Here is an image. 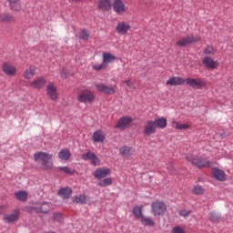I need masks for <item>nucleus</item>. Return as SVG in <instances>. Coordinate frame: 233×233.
Segmentation results:
<instances>
[{
  "label": "nucleus",
  "mask_w": 233,
  "mask_h": 233,
  "mask_svg": "<svg viewBox=\"0 0 233 233\" xmlns=\"http://www.w3.org/2000/svg\"><path fill=\"white\" fill-rule=\"evenodd\" d=\"M35 75V66H29L23 73V77L26 80H30Z\"/></svg>",
  "instance_id": "a878e982"
},
{
  "label": "nucleus",
  "mask_w": 233,
  "mask_h": 233,
  "mask_svg": "<svg viewBox=\"0 0 233 233\" xmlns=\"http://www.w3.org/2000/svg\"><path fill=\"white\" fill-rule=\"evenodd\" d=\"M89 200V197L87 195H76L72 198V202L76 205H85Z\"/></svg>",
  "instance_id": "412c9836"
},
{
  "label": "nucleus",
  "mask_w": 233,
  "mask_h": 233,
  "mask_svg": "<svg viewBox=\"0 0 233 233\" xmlns=\"http://www.w3.org/2000/svg\"><path fill=\"white\" fill-rule=\"evenodd\" d=\"M61 77L62 78H66V74H64L63 72L61 73Z\"/></svg>",
  "instance_id": "864d4df0"
},
{
  "label": "nucleus",
  "mask_w": 233,
  "mask_h": 233,
  "mask_svg": "<svg viewBox=\"0 0 233 233\" xmlns=\"http://www.w3.org/2000/svg\"><path fill=\"white\" fill-rule=\"evenodd\" d=\"M90 38L89 31L86 28L81 29V32L79 33V39L87 41Z\"/></svg>",
  "instance_id": "e433bc0d"
},
{
  "label": "nucleus",
  "mask_w": 233,
  "mask_h": 233,
  "mask_svg": "<svg viewBox=\"0 0 233 233\" xmlns=\"http://www.w3.org/2000/svg\"><path fill=\"white\" fill-rule=\"evenodd\" d=\"M186 83V80L181 76H173L169 77L167 81H166V86H183Z\"/></svg>",
  "instance_id": "2eb2a0df"
},
{
  "label": "nucleus",
  "mask_w": 233,
  "mask_h": 233,
  "mask_svg": "<svg viewBox=\"0 0 233 233\" xmlns=\"http://www.w3.org/2000/svg\"><path fill=\"white\" fill-rule=\"evenodd\" d=\"M171 233H187V232L185 231V229L183 228H181V226H175L171 229Z\"/></svg>",
  "instance_id": "79ce46f5"
},
{
  "label": "nucleus",
  "mask_w": 233,
  "mask_h": 233,
  "mask_svg": "<svg viewBox=\"0 0 233 233\" xmlns=\"http://www.w3.org/2000/svg\"><path fill=\"white\" fill-rule=\"evenodd\" d=\"M15 22V17L6 12L0 13V23L1 24H14Z\"/></svg>",
  "instance_id": "dca6fc26"
},
{
  "label": "nucleus",
  "mask_w": 233,
  "mask_h": 233,
  "mask_svg": "<svg viewBox=\"0 0 233 233\" xmlns=\"http://www.w3.org/2000/svg\"><path fill=\"white\" fill-rule=\"evenodd\" d=\"M15 197L17 200L21 202H25L28 198V193L27 191H16L15 193Z\"/></svg>",
  "instance_id": "7c9ffc66"
},
{
  "label": "nucleus",
  "mask_w": 233,
  "mask_h": 233,
  "mask_svg": "<svg viewBox=\"0 0 233 233\" xmlns=\"http://www.w3.org/2000/svg\"><path fill=\"white\" fill-rule=\"evenodd\" d=\"M120 154L124 158H129L135 152V149L129 146H123L119 149Z\"/></svg>",
  "instance_id": "4be33fe9"
},
{
  "label": "nucleus",
  "mask_w": 233,
  "mask_h": 233,
  "mask_svg": "<svg viewBox=\"0 0 233 233\" xmlns=\"http://www.w3.org/2000/svg\"><path fill=\"white\" fill-rule=\"evenodd\" d=\"M47 96L52 101H56L58 98L57 88L53 82H50L46 86Z\"/></svg>",
  "instance_id": "4468645a"
},
{
  "label": "nucleus",
  "mask_w": 233,
  "mask_h": 233,
  "mask_svg": "<svg viewBox=\"0 0 233 233\" xmlns=\"http://www.w3.org/2000/svg\"><path fill=\"white\" fill-rule=\"evenodd\" d=\"M113 183L112 177H106L103 180L98 182V186L102 187H106L110 186Z\"/></svg>",
  "instance_id": "4c0bfd02"
},
{
  "label": "nucleus",
  "mask_w": 233,
  "mask_h": 233,
  "mask_svg": "<svg viewBox=\"0 0 233 233\" xmlns=\"http://www.w3.org/2000/svg\"><path fill=\"white\" fill-rule=\"evenodd\" d=\"M186 84L191 88L202 89L206 87V83L201 78H186Z\"/></svg>",
  "instance_id": "0eeeda50"
},
{
  "label": "nucleus",
  "mask_w": 233,
  "mask_h": 233,
  "mask_svg": "<svg viewBox=\"0 0 233 233\" xmlns=\"http://www.w3.org/2000/svg\"><path fill=\"white\" fill-rule=\"evenodd\" d=\"M116 60V56L111 53L105 52L103 53V64H105L106 67L108 66V64H112Z\"/></svg>",
  "instance_id": "393cba45"
},
{
  "label": "nucleus",
  "mask_w": 233,
  "mask_h": 233,
  "mask_svg": "<svg viewBox=\"0 0 233 233\" xmlns=\"http://www.w3.org/2000/svg\"><path fill=\"white\" fill-rule=\"evenodd\" d=\"M133 214H134L136 218L140 219V220L145 216L142 213V208H140V206H136V208H134Z\"/></svg>",
  "instance_id": "c9c22d12"
},
{
  "label": "nucleus",
  "mask_w": 233,
  "mask_h": 233,
  "mask_svg": "<svg viewBox=\"0 0 233 233\" xmlns=\"http://www.w3.org/2000/svg\"><path fill=\"white\" fill-rule=\"evenodd\" d=\"M82 0H70V2H72V3H79V2H81Z\"/></svg>",
  "instance_id": "3c124183"
},
{
  "label": "nucleus",
  "mask_w": 233,
  "mask_h": 233,
  "mask_svg": "<svg viewBox=\"0 0 233 233\" xmlns=\"http://www.w3.org/2000/svg\"><path fill=\"white\" fill-rule=\"evenodd\" d=\"M154 122L156 123L157 125V128H160V129H164L167 127V120L166 117H159V118H157L156 120H154Z\"/></svg>",
  "instance_id": "2f4dec72"
},
{
  "label": "nucleus",
  "mask_w": 233,
  "mask_h": 233,
  "mask_svg": "<svg viewBox=\"0 0 233 233\" xmlns=\"http://www.w3.org/2000/svg\"><path fill=\"white\" fill-rule=\"evenodd\" d=\"M187 161L191 162V164L198 168H204L210 167V161L208 158H204L198 155L195 154H187Z\"/></svg>",
  "instance_id": "f03ea898"
},
{
  "label": "nucleus",
  "mask_w": 233,
  "mask_h": 233,
  "mask_svg": "<svg viewBox=\"0 0 233 233\" xmlns=\"http://www.w3.org/2000/svg\"><path fill=\"white\" fill-rule=\"evenodd\" d=\"M199 41H201L200 36L187 35L186 37L178 39V41L177 42V46L179 47H186Z\"/></svg>",
  "instance_id": "39448f33"
},
{
  "label": "nucleus",
  "mask_w": 233,
  "mask_h": 233,
  "mask_svg": "<svg viewBox=\"0 0 233 233\" xmlns=\"http://www.w3.org/2000/svg\"><path fill=\"white\" fill-rule=\"evenodd\" d=\"M4 206H0V214H3Z\"/></svg>",
  "instance_id": "603ef678"
},
{
  "label": "nucleus",
  "mask_w": 233,
  "mask_h": 233,
  "mask_svg": "<svg viewBox=\"0 0 233 233\" xmlns=\"http://www.w3.org/2000/svg\"><path fill=\"white\" fill-rule=\"evenodd\" d=\"M38 206L39 209H41V214H46L50 209V206L46 204V202H44L43 204H38Z\"/></svg>",
  "instance_id": "58836bf2"
},
{
  "label": "nucleus",
  "mask_w": 233,
  "mask_h": 233,
  "mask_svg": "<svg viewBox=\"0 0 233 233\" xmlns=\"http://www.w3.org/2000/svg\"><path fill=\"white\" fill-rule=\"evenodd\" d=\"M21 216V211L19 208L14 209L12 213H9L8 215H5L4 221L8 224H13L19 220Z\"/></svg>",
  "instance_id": "1a4fd4ad"
},
{
  "label": "nucleus",
  "mask_w": 233,
  "mask_h": 233,
  "mask_svg": "<svg viewBox=\"0 0 233 233\" xmlns=\"http://www.w3.org/2000/svg\"><path fill=\"white\" fill-rule=\"evenodd\" d=\"M143 225L146 227H155L156 222L153 220V218H150V217H142V219L140 220Z\"/></svg>",
  "instance_id": "473e14b6"
},
{
  "label": "nucleus",
  "mask_w": 233,
  "mask_h": 233,
  "mask_svg": "<svg viewBox=\"0 0 233 233\" xmlns=\"http://www.w3.org/2000/svg\"><path fill=\"white\" fill-rule=\"evenodd\" d=\"M202 63L204 64V66H206V68L211 69V70L217 69L218 66V63L213 60L209 56L204 57V60H202Z\"/></svg>",
  "instance_id": "6ab92c4d"
},
{
  "label": "nucleus",
  "mask_w": 233,
  "mask_h": 233,
  "mask_svg": "<svg viewBox=\"0 0 233 233\" xmlns=\"http://www.w3.org/2000/svg\"><path fill=\"white\" fill-rule=\"evenodd\" d=\"M209 219L213 222H217L219 219V216L215 211H211V213H209Z\"/></svg>",
  "instance_id": "ea45409f"
},
{
  "label": "nucleus",
  "mask_w": 233,
  "mask_h": 233,
  "mask_svg": "<svg viewBox=\"0 0 233 233\" xmlns=\"http://www.w3.org/2000/svg\"><path fill=\"white\" fill-rule=\"evenodd\" d=\"M111 174V170L108 167H100L96 170L95 177L96 179H102L108 177Z\"/></svg>",
  "instance_id": "a211bd4d"
},
{
  "label": "nucleus",
  "mask_w": 233,
  "mask_h": 233,
  "mask_svg": "<svg viewBox=\"0 0 233 233\" xmlns=\"http://www.w3.org/2000/svg\"><path fill=\"white\" fill-rule=\"evenodd\" d=\"M9 7L13 12H19L21 10L20 4H18L17 2H15L12 5H9Z\"/></svg>",
  "instance_id": "37998d69"
},
{
  "label": "nucleus",
  "mask_w": 233,
  "mask_h": 233,
  "mask_svg": "<svg viewBox=\"0 0 233 233\" xmlns=\"http://www.w3.org/2000/svg\"><path fill=\"white\" fill-rule=\"evenodd\" d=\"M2 72L6 76L13 77V76H15L17 73V68L11 62L6 61V62H4V64L2 65Z\"/></svg>",
  "instance_id": "423d86ee"
},
{
  "label": "nucleus",
  "mask_w": 233,
  "mask_h": 233,
  "mask_svg": "<svg viewBox=\"0 0 233 233\" xmlns=\"http://www.w3.org/2000/svg\"><path fill=\"white\" fill-rule=\"evenodd\" d=\"M58 195L64 199H68L72 195V189L71 187H63L58 192Z\"/></svg>",
  "instance_id": "cd10ccee"
},
{
  "label": "nucleus",
  "mask_w": 233,
  "mask_h": 233,
  "mask_svg": "<svg viewBox=\"0 0 233 233\" xmlns=\"http://www.w3.org/2000/svg\"><path fill=\"white\" fill-rule=\"evenodd\" d=\"M125 83L130 89H136V86H134V83L131 81V79L126 80Z\"/></svg>",
  "instance_id": "de8ad7c7"
},
{
  "label": "nucleus",
  "mask_w": 233,
  "mask_h": 233,
  "mask_svg": "<svg viewBox=\"0 0 233 233\" xmlns=\"http://www.w3.org/2000/svg\"><path fill=\"white\" fill-rule=\"evenodd\" d=\"M95 87L98 92L104 93L106 95H115L116 94V89L113 86H108L103 83H96Z\"/></svg>",
  "instance_id": "9d476101"
},
{
  "label": "nucleus",
  "mask_w": 233,
  "mask_h": 233,
  "mask_svg": "<svg viewBox=\"0 0 233 233\" xmlns=\"http://www.w3.org/2000/svg\"><path fill=\"white\" fill-rule=\"evenodd\" d=\"M96 100L94 92L90 89L82 90L78 95V101L83 104H93Z\"/></svg>",
  "instance_id": "7ed1b4c3"
},
{
  "label": "nucleus",
  "mask_w": 233,
  "mask_h": 233,
  "mask_svg": "<svg viewBox=\"0 0 233 233\" xmlns=\"http://www.w3.org/2000/svg\"><path fill=\"white\" fill-rule=\"evenodd\" d=\"M131 30V25L126 21L118 22L116 31L118 35H126Z\"/></svg>",
  "instance_id": "6e6552de"
},
{
  "label": "nucleus",
  "mask_w": 233,
  "mask_h": 233,
  "mask_svg": "<svg viewBox=\"0 0 233 233\" xmlns=\"http://www.w3.org/2000/svg\"><path fill=\"white\" fill-rule=\"evenodd\" d=\"M83 159L85 161L90 160L91 164L94 166H98L100 164V159L96 156L95 153L88 151L83 155Z\"/></svg>",
  "instance_id": "f3484780"
},
{
  "label": "nucleus",
  "mask_w": 233,
  "mask_h": 233,
  "mask_svg": "<svg viewBox=\"0 0 233 233\" xmlns=\"http://www.w3.org/2000/svg\"><path fill=\"white\" fill-rule=\"evenodd\" d=\"M46 78L43 76H39L30 83V86L35 89H41L46 86Z\"/></svg>",
  "instance_id": "aec40b11"
},
{
  "label": "nucleus",
  "mask_w": 233,
  "mask_h": 233,
  "mask_svg": "<svg viewBox=\"0 0 233 233\" xmlns=\"http://www.w3.org/2000/svg\"><path fill=\"white\" fill-rule=\"evenodd\" d=\"M213 177L218 181H225L227 179L225 171L218 167H213Z\"/></svg>",
  "instance_id": "5701e85b"
},
{
  "label": "nucleus",
  "mask_w": 233,
  "mask_h": 233,
  "mask_svg": "<svg viewBox=\"0 0 233 233\" xmlns=\"http://www.w3.org/2000/svg\"><path fill=\"white\" fill-rule=\"evenodd\" d=\"M152 213L155 217L163 216L167 211V206L165 202H161L157 200L156 202H152L151 205Z\"/></svg>",
  "instance_id": "20e7f679"
},
{
  "label": "nucleus",
  "mask_w": 233,
  "mask_h": 233,
  "mask_svg": "<svg viewBox=\"0 0 233 233\" xmlns=\"http://www.w3.org/2000/svg\"><path fill=\"white\" fill-rule=\"evenodd\" d=\"M70 157H71V152L69 148H63L58 154V157L64 161H68Z\"/></svg>",
  "instance_id": "bb28decb"
},
{
  "label": "nucleus",
  "mask_w": 233,
  "mask_h": 233,
  "mask_svg": "<svg viewBox=\"0 0 233 233\" xmlns=\"http://www.w3.org/2000/svg\"><path fill=\"white\" fill-rule=\"evenodd\" d=\"M107 68L106 66L102 63L101 65H93L92 66V69L96 70V71H101L102 69H106Z\"/></svg>",
  "instance_id": "c03bdc74"
},
{
  "label": "nucleus",
  "mask_w": 233,
  "mask_h": 233,
  "mask_svg": "<svg viewBox=\"0 0 233 233\" xmlns=\"http://www.w3.org/2000/svg\"><path fill=\"white\" fill-rule=\"evenodd\" d=\"M113 9L114 12L118 15H124L127 10L122 0H115L113 3Z\"/></svg>",
  "instance_id": "9b49d317"
},
{
  "label": "nucleus",
  "mask_w": 233,
  "mask_h": 233,
  "mask_svg": "<svg viewBox=\"0 0 233 233\" xmlns=\"http://www.w3.org/2000/svg\"><path fill=\"white\" fill-rule=\"evenodd\" d=\"M157 129L156 122L154 120H148L144 127V134L146 137H150L156 133Z\"/></svg>",
  "instance_id": "ddd939ff"
},
{
  "label": "nucleus",
  "mask_w": 233,
  "mask_h": 233,
  "mask_svg": "<svg viewBox=\"0 0 233 233\" xmlns=\"http://www.w3.org/2000/svg\"><path fill=\"white\" fill-rule=\"evenodd\" d=\"M180 217L187 218L190 215V211H187V209H182L179 213Z\"/></svg>",
  "instance_id": "09e8293b"
},
{
  "label": "nucleus",
  "mask_w": 233,
  "mask_h": 233,
  "mask_svg": "<svg viewBox=\"0 0 233 233\" xmlns=\"http://www.w3.org/2000/svg\"><path fill=\"white\" fill-rule=\"evenodd\" d=\"M204 55L206 56L214 55V47L211 46H206V49H204Z\"/></svg>",
  "instance_id": "a19ab883"
},
{
  "label": "nucleus",
  "mask_w": 233,
  "mask_h": 233,
  "mask_svg": "<svg viewBox=\"0 0 233 233\" xmlns=\"http://www.w3.org/2000/svg\"><path fill=\"white\" fill-rule=\"evenodd\" d=\"M58 169L65 172L66 174H73V171L70 169L69 167H59Z\"/></svg>",
  "instance_id": "49530a36"
},
{
  "label": "nucleus",
  "mask_w": 233,
  "mask_h": 233,
  "mask_svg": "<svg viewBox=\"0 0 233 233\" xmlns=\"http://www.w3.org/2000/svg\"><path fill=\"white\" fill-rule=\"evenodd\" d=\"M191 193L201 196L205 193V188L201 185H195L193 186V189H191Z\"/></svg>",
  "instance_id": "f704fd0d"
},
{
  "label": "nucleus",
  "mask_w": 233,
  "mask_h": 233,
  "mask_svg": "<svg viewBox=\"0 0 233 233\" xmlns=\"http://www.w3.org/2000/svg\"><path fill=\"white\" fill-rule=\"evenodd\" d=\"M173 127L177 130H187L190 129V124H182L179 121H173Z\"/></svg>",
  "instance_id": "c756f323"
},
{
  "label": "nucleus",
  "mask_w": 233,
  "mask_h": 233,
  "mask_svg": "<svg viewBox=\"0 0 233 233\" xmlns=\"http://www.w3.org/2000/svg\"><path fill=\"white\" fill-rule=\"evenodd\" d=\"M106 139L105 133L101 130H96L93 134V141L96 143H103Z\"/></svg>",
  "instance_id": "b1692460"
},
{
  "label": "nucleus",
  "mask_w": 233,
  "mask_h": 233,
  "mask_svg": "<svg viewBox=\"0 0 233 233\" xmlns=\"http://www.w3.org/2000/svg\"><path fill=\"white\" fill-rule=\"evenodd\" d=\"M46 233H56L55 231H46Z\"/></svg>",
  "instance_id": "5fc2aeb1"
},
{
  "label": "nucleus",
  "mask_w": 233,
  "mask_h": 233,
  "mask_svg": "<svg viewBox=\"0 0 233 233\" xmlns=\"http://www.w3.org/2000/svg\"><path fill=\"white\" fill-rule=\"evenodd\" d=\"M17 2H18V0H7V3L9 4V6H11L12 5H15Z\"/></svg>",
  "instance_id": "8fccbe9b"
},
{
  "label": "nucleus",
  "mask_w": 233,
  "mask_h": 233,
  "mask_svg": "<svg viewBox=\"0 0 233 233\" xmlns=\"http://www.w3.org/2000/svg\"><path fill=\"white\" fill-rule=\"evenodd\" d=\"M53 156L48 152L39 151L35 153L34 159L40 163L44 170H51L53 168Z\"/></svg>",
  "instance_id": "f257e3e1"
},
{
  "label": "nucleus",
  "mask_w": 233,
  "mask_h": 233,
  "mask_svg": "<svg viewBox=\"0 0 233 233\" xmlns=\"http://www.w3.org/2000/svg\"><path fill=\"white\" fill-rule=\"evenodd\" d=\"M37 206H27L25 208V210L29 213H36V214H41L42 209L39 208V204L36 202Z\"/></svg>",
  "instance_id": "72a5a7b5"
},
{
  "label": "nucleus",
  "mask_w": 233,
  "mask_h": 233,
  "mask_svg": "<svg viewBox=\"0 0 233 233\" xmlns=\"http://www.w3.org/2000/svg\"><path fill=\"white\" fill-rule=\"evenodd\" d=\"M112 4L110 0H100L98 7L103 11H109L111 9Z\"/></svg>",
  "instance_id": "c85d7f7f"
},
{
  "label": "nucleus",
  "mask_w": 233,
  "mask_h": 233,
  "mask_svg": "<svg viewBox=\"0 0 233 233\" xmlns=\"http://www.w3.org/2000/svg\"><path fill=\"white\" fill-rule=\"evenodd\" d=\"M53 220L60 222L62 220V213H53Z\"/></svg>",
  "instance_id": "a18cd8bd"
},
{
  "label": "nucleus",
  "mask_w": 233,
  "mask_h": 233,
  "mask_svg": "<svg viewBox=\"0 0 233 233\" xmlns=\"http://www.w3.org/2000/svg\"><path fill=\"white\" fill-rule=\"evenodd\" d=\"M133 122V118L131 116H122L117 122L116 127L121 130H125L129 127L131 123Z\"/></svg>",
  "instance_id": "f8f14e48"
}]
</instances>
